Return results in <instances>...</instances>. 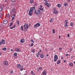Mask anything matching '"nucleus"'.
Listing matches in <instances>:
<instances>
[{
    "label": "nucleus",
    "mask_w": 75,
    "mask_h": 75,
    "mask_svg": "<svg viewBox=\"0 0 75 75\" xmlns=\"http://www.w3.org/2000/svg\"><path fill=\"white\" fill-rule=\"evenodd\" d=\"M61 58L62 59H64V57H61Z\"/></svg>",
    "instance_id": "obj_53"
},
{
    "label": "nucleus",
    "mask_w": 75,
    "mask_h": 75,
    "mask_svg": "<svg viewBox=\"0 0 75 75\" xmlns=\"http://www.w3.org/2000/svg\"><path fill=\"white\" fill-rule=\"evenodd\" d=\"M40 68H37V70L38 71H39V70H40Z\"/></svg>",
    "instance_id": "obj_49"
},
{
    "label": "nucleus",
    "mask_w": 75,
    "mask_h": 75,
    "mask_svg": "<svg viewBox=\"0 0 75 75\" xmlns=\"http://www.w3.org/2000/svg\"><path fill=\"white\" fill-rule=\"evenodd\" d=\"M34 45V43H32L31 44V47H33V45Z\"/></svg>",
    "instance_id": "obj_41"
},
{
    "label": "nucleus",
    "mask_w": 75,
    "mask_h": 75,
    "mask_svg": "<svg viewBox=\"0 0 75 75\" xmlns=\"http://www.w3.org/2000/svg\"><path fill=\"white\" fill-rule=\"evenodd\" d=\"M34 6H37V4L36 3H35V4H34Z\"/></svg>",
    "instance_id": "obj_43"
},
{
    "label": "nucleus",
    "mask_w": 75,
    "mask_h": 75,
    "mask_svg": "<svg viewBox=\"0 0 75 75\" xmlns=\"http://www.w3.org/2000/svg\"><path fill=\"white\" fill-rule=\"evenodd\" d=\"M17 67L18 69H20V68H21V64H17Z\"/></svg>",
    "instance_id": "obj_11"
},
{
    "label": "nucleus",
    "mask_w": 75,
    "mask_h": 75,
    "mask_svg": "<svg viewBox=\"0 0 75 75\" xmlns=\"http://www.w3.org/2000/svg\"><path fill=\"white\" fill-rule=\"evenodd\" d=\"M57 7L59 8L61 7V5L60 4H57Z\"/></svg>",
    "instance_id": "obj_20"
},
{
    "label": "nucleus",
    "mask_w": 75,
    "mask_h": 75,
    "mask_svg": "<svg viewBox=\"0 0 75 75\" xmlns=\"http://www.w3.org/2000/svg\"><path fill=\"white\" fill-rule=\"evenodd\" d=\"M55 9H54V14H58V11H56L55 10Z\"/></svg>",
    "instance_id": "obj_12"
},
{
    "label": "nucleus",
    "mask_w": 75,
    "mask_h": 75,
    "mask_svg": "<svg viewBox=\"0 0 75 75\" xmlns=\"http://www.w3.org/2000/svg\"><path fill=\"white\" fill-rule=\"evenodd\" d=\"M40 57L41 58H43L44 57V54L42 53L40 54Z\"/></svg>",
    "instance_id": "obj_10"
},
{
    "label": "nucleus",
    "mask_w": 75,
    "mask_h": 75,
    "mask_svg": "<svg viewBox=\"0 0 75 75\" xmlns=\"http://www.w3.org/2000/svg\"><path fill=\"white\" fill-rule=\"evenodd\" d=\"M54 21V19H51V20L50 21V23H52Z\"/></svg>",
    "instance_id": "obj_18"
},
{
    "label": "nucleus",
    "mask_w": 75,
    "mask_h": 75,
    "mask_svg": "<svg viewBox=\"0 0 75 75\" xmlns=\"http://www.w3.org/2000/svg\"><path fill=\"white\" fill-rule=\"evenodd\" d=\"M23 69H23V68L21 69H20L21 71H23Z\"/></svg>",
    "instance_id": "obj_51"
},
{
    "label": "nucleus",
    "mask_w": 75,
    "mask_h": 75,
    "mask_svg": "<svg viewBox=\"0 0 75 75\" xmlns=\"http://www.w3.org/2000/svg\"><path fill=\"white\" fill-rule=\"evenodd\" d=\"M17 53L16 52H15V53H14V54H13V55L14 56H17Z\"/></svg>",
    "instance_id": "obj_25"
},
{
    "label": "nucleus",
    "mask_w": 75,
    "mask_h": 75,
    "mask_svg": "<svg viewBox=\"0 0 75 75\" xmlns=\"http://www.w3.org/2000/svg\"><path fill=\"white\" fill-rule=\"evenodd\" d=\"M10 72L11 74V73H12V71H10Z\"/></svg>",
    "instance_id": "obj_59"
},
{
    "label": "nucleus",
    "mask_w": 75,
    "mask_h": 75,
    "mask_svg": "<svg viewBox=\"0 0 75 75\" xmlns=\"http://www.w3.org/2000/svg\"><path fill=\"white\" fill-rule=\"evenodd\" d=\"M15 15H13V17H12V19H11V21H13V20H14V19L15 18Z\"/></svg>",
    "instance_id": "obj_22"
},
{
    "label": "nucleus",
    "mask_w": 75,
    "mask_h": 75,
    "mask_svg": "<svg viewBox=\"0 0 75 75\" xmlns=\"http://www.w3.org/2000/svg\"><path fill=\"white\" fill-rule=\"evenodd\" d=\"M15 51L17 52H20V50H19L18 48H16L15 49Z\"/></svg>",
    "instance_id": "obj_15"
},
{
    "label": "nucleus",
    "mask_w": 75,
    "mask_h": 75,
    "mask_svg": "<svg viewBox=\"0 0 75 75\" xmlns=\"http://www.w3.org/2000/svg\"><path fill=\"white\" fill-rule=\"evenodd\" d=\"M16 23H17V24H18V25H19V23H20V21H16Z\"/></svg>",
    "instance_id": "obj_31"
},
{
    "label": "nucleus",
    "mask_w": 75,
    "mask_h": 75,
    "mask_svg": "<svg viewBox=\"0 0 75 75\" xmlns=\"http://www.w3.org/2000/svg\"><path fill=\"white\" fill-rule=\"evenodd\" d=\"M68 6L67 3H66V2L65 3H64V6Z\"/></svg>",
    "instance_id": "obj_28"
},
{
    "label": "nucleus",
    "mask_w": 75,
    "mask_h": 75,
    "mask_svg": "<svg viewBox=\"0 0 75 75\" xmlns=\"http://www.w3.org/2000/svg\"><path fill=\"white\" fill-rule=\"evenodd\" d=\"M11 51H13V49H11Z\"/></svg>",
    "instance_id": "obj_64"
},
{
    "label": "nucleus",
    "mask_w": 75,
    "mask_h": 75,
    "mask_svg": "<svg viewBox=\"0 0 75 75\" xmlns=\"http://www.w3.org/2000/svg\"><path fill=\"white\" fill-rule=\"evenodd\" d=\"M47 6V7H50V6H51V4H50L48 3Z\"/></svg>",
    "instance_id": "obj_21"
},
{
    "label": "nucleus",
    "mask_w": 75,
    "mask_h": 75,
    "mask_svg": "<svg viewBox=\"0 0 75 75\" xmlns=\"http://www.w3.org/2000/svg\"><path fill=\"white\" fill-rule=\"evenodd\" d=\"M9 28L10 29H13V27H10V28Z\"/></svg>",
    "instance_id": "obj_55"
},
{
    "label": "nucleus",
    "mask_w": 75,
    "mask_h": 75,
    "mask_svg": "<svg viewBox=\"0 0 75 75\" xmlns=\"http://www.w3.org/2000/svg\"><path fill=\"white\" fill-rule=\"evenodd\" d=\"M40 7H42V5H40Z\"/></svg>",
    "instance_id": "obj_62"
},
{
    "label": "nucleus",
    "mask_w": 75,
    "mask_h": 75,
    "mask_svg": "<svg viewBox=\"0 0 75 75\" xmlns=\"http://www.w3.org/2000/svg\"><path fill=\"white\" fill-rule=\"evenodd\" d=\"M2 50H4V51H6L7 50V48L6 47H4Z\"/></svg>",
    "instance_id": "obj_19"
},
{
    "label": "nucleus",
    "mask_w": 75,
    "mask_h": 75,
    "mask_svg": "<svg viewBox=\"0 0 75 75\" xmlns=\"http://www.w3.org/2000/svg\"><path fill=\"white\" fill-rule=\"evenodd\" d=\"M34 14H36L37 16H39L40 14H42V13L41 12V11L40 10H38V11H37V10L35 9V10Z\"/></svg>",
    "instance_id": "obj_2"
},
{
    "label": "nucleus",
    "mask_w": 75,
    "mask_h": 75,
    "mask_svg": "<svg viewBox=\"0 0 75 75\" xmlns=\"http://www.w3.org/2000/svg\"><path fill=\"white\" fill-rule=\"evenodd\" d=\"M67 37H69V34H67Z\"/></svg>",
    "instance_id": "obj_54"
},
{
    "label": "nucleus",
    "mask_w": 75,
    "mask_h": 75,
    "mask_svg": "<svg viewBox=\"0 0 75 75\" xmlns=\"http://www.w3.org/2000/svg\"><path fill=\"white\" fill-rule=\"evenodd\" d=\"M23 26H21V30L22 31H23Z\"/></svg>",
    "instance_id": "obj_30"
},
{
    "label": "nucleus",
    "mask_w": 75,
    "mask_h": 75,
    "mask_svg": "<svg viewBox=\"0 0 75 75\" xmlns=\"http://www.w3.org/2000/svg\"><path fill=\"white\" fill-rule=\"evenodd\" d=\"M28 25L27 24L25 23L23 27H24V28H26L27 29H28Z\"/></svg>",
    "instance_id": "obj_7"
},
{
    "label": "nucleus",
    "mask_w": 75,
    "mask_h": 75,
    "mask_svg": "<svg viewBox=\"0 0 75 75\" xmlns=\"http://www.w3.org/2000/svg\"><path fill=\"white\" fill-rule=\"evenodd\" d=\"M58 59V56H57V55H55L54 56V62H56L57 61V60Z\"/></svg>",
    "instance_id": "obj_4"
},
{
    "label": "nucleus",
    "mask_w": 75,
    "mask_h": 75,
    "mask_svg": "<svg viewBox=\"0 0 75 75\" xmlns=\"http://www.w3.org/2000/svg\"><path fill=\"white\" fill-rule=\"evenodd\" d=\"M35 6L33 7H31L30 9L29 10V12L28 14L29 15H30V16H31V15H32V14H33V11L35 10Z\"/></svg>",
    "instance_id": "obj_1"
},
{
    "label": "nucleus",
    "mask_w": 75,
    "mask_h": 75,
    "mask_svg": "<svg viewBox=\"0 0 75 75\" xmlns=\"http://www.w3.org/2000/svg\"><path fill=\"white\" fill-rule=\"evenodd\" d=\"M44 1H45L47 2V0H44Z\"/></svg>",
    "instance_id": "obj_63"
},
{
    "label": "nucleus",
    "mask_w": 75,
    "mask_h": 75,
    "mask_svg": "<svg viewBox=\"0 0 75 75\" xmlns=\"http://www.w3.org/2000/svg\"><path fill=\"white\" fill-rule=\"evenodd\" d=\"M32 52H35V51L34 50H32Z\"/></svg>",
    "instance_id": "obj_38"
},
{
    "label": "nucleus",
    "mask_w": 75,
    "mask_h": 75,
    "mask_svg": "<svg viewBox=\"0 0 75 75\" xmlns=\"http://www.w3.org/2000/svg\"><path fill=\"white\" fill-rule=\"evenodd\" d=\"M5 44V41L4 39H2L1 42H0V45H1V44Z\"/></svg>",
    "instance_id": "obj_5"
},
{
    "label": "nucleus",
    "mask_w": 75,
    "mask_h": 75,
    "mask_svg": "<svg viewBox=\"0 0 75 75\" xmlns=\"http://www.w3.org/2000/svg\"><path fill=\"white\" fill-rule=\"evenodd\" d=\"M27 29L26 28H25L24 30V31H27Z\"/></svg>",
    "instance_id": "obj_29"
},
{
    "label": "nucleus",
    "mask_w": 75,
    "mask_h": 75,
    "mask_svg": "<svg viewBox=\"0 0 75 75\" xmlns=\"http://www.w3.org/2000/svg\"><path fill=\"white\" fill-rule=\"evenodd\" d=\"M4 64L5 65H6V66L8 65V62H7V61H4Z\"/></svg>",
    "instance_id": "obj_8"
},
{
    "label": "nucleus",
    "mask_w": 75,
    "mask_h": 75,
    "mask_svg": "<svg viewBox=\"0 0 75 75\" xmlns=\"http://www.w3.org/2000/svg\"><path fill=\"white\" fill-rule=\"evenodd\" d=\"M44 4L46 6H47L48 4V2H47V1Z\"/></svg>",
    "instance_id": "obj_32"
},
{
    "label": "nucleus",
    "mask_w": 75,
    "mask_h": 75,
    "mask_svg": "<svg viewBox=\"0 0 75 75\" xmlns=\"http://www.w3.org/2000/svg\"><path fill=\"white\" fill-rule=\"evenodd\" d=\"M14 16H16V14H15L14 15H13L11 16V17H14Z\"/></svg>",
    "instance_id": "obj_45"
},
{
    "label": "nucleus",
    "mask_w": 75,
    "mask_h": 75,
    "mask_svg": "<svg viewBox=\"0 0 75 75\" xmlns=\"http://www.w3.org/2000/svg\"><path fill=\"white\" fill-rule=\"evenodd\" d=\"M52 33L53 34H55V30L54 29L52 30Z\"/></svg>",
    "instance_id": "obj_27"
},
{
    "label": "nucleus",
    "mask_w": 75,
    "mask_h": 75,
    "mask_svg": "<svg viewBox=\"0 0 75 75\" xmlns=\"http://www.w3.org/2000/svg\"><path fill=\"white\" fill-rule=\"evenodd\" d=\"M2 9L3 8H1V7H0V11H2Z\"/></svg>",
    "instance_id": "obj_36"
},
{
    "label": "nucleus",
    "mask_w": 75,
    "mask_h": 75,
    "mask_svg": "<svg viewBox=\"0 0 75 75\" xmlns=\"http://www.w3.org/2000/svg\"><path fill=\"white\" fill-rule=\"evenodd\" d=\"M61 63V61L59 60L58 61H57V64H59Z\"/></svg>",
    "instance_id": "obj_24"
},
{
    "label": "nucleus",
    "mask_w": 75,
    "mask_h": 75,
    "mask_svg": "<svg viewBox=\"0 0 75 75\" xmlns=\"http://www.w3.org/2000/svg\"><path fill=\"white\" fill-rule=\"evenodd\" d=\"M64 62H67V61H66V60H64Z\"/></svg>",
    "instance_id": "obj_60"
},
{
    "label": "nucleus",
    "mask_w": 75,
    "mask_h": 75,
    "mask_svg": "<svg viewBox=\"0 0 75 75\" xmlns=\"http://www.w3.org/2000/svg\"><path fill=\"white\" fill-rule=\"evenodd\" d=\"M33 2H34V0H30V3L31 4H32L33 3Z\"/></svg>",
    "instance_id": "obj_16"
},
{
    "label": "nucleus",
    "mask_w": 75,
    "mask_h": 75,
    "mask_svg": "<svg viewBox=\"0 0 75 75\" xmlns=\"http://www.w3.org/2000/svg\"><path fill=\"white\" fill-rule=\"evenodd\" d=\"M2 15L1 14V18H2Z\"/></svg>",
    "instance_id": "obj_61"
},
{
    "label": "nucleus",
    "mask_w": 75,
    "mask_h": 75,
    "mask_svg": "<svg viewBox=\"0 0 75 75\" xmlns=\"http://www.w3.org/2000/svg\"><path fill=\"white\" fill-rule=\"evenodd\" d=\"M70 25L71 26H72V25H74L73 24V23L71 22V23H70Z\"/></svg>",
    "instance_id": "obj_33"
},
{
    "label": "nucleus",
    "mask_w": 75,
    "mask_h": 75,
    "mask_svg": "<svg viewBox=\"0 0 75 75\" xmlns=\"http://www.w3.org/2000/svg\"><path fill=\"white\" fill-rule=\"evenodd\" d=\"M3 23L5 24H6L7 23V20L6 19H4L3 21Z\"/></svg>",
    "instance_id": "obj_9"
},
{
    "label": "nucleus",
    "mask_w": 75,
    "mask_h": 75,
    "mask_svg": "<svg viewBox=\"0 0 75 75\" xmlns=\"http://www.w3.org/2000/svg\"><path fill=\"white\" fill-rule=\"evenodd\" d=\"M68 21V20H65V24H67L68 23H67V21Z\"/></svg>",
    "instance_id": "obj_26"
},
{
    "label": "nucleus",
    "mask_w": 75,
    "mask_h": 75,
    "mask_svg": "<svg viewBox=\"0 0 75 75\" xmlns=\"http://www.w3.org/2000/svg\"><path fill=\"white\" fill-rule=\"evenodd\" d=\"M66 56H67V57H68V56L69 55H68V54H66Z\"/></svg>",
    "instance_id": "obj_52"
},
{
    "label": "nucleus",
    "mask_w": 75,
    "mask_h": 75,
    "mask_svg": "<svg viewBox=\"0 0 75 75\" xmlns=\"http://www.w3.org/2000/svg\"><path fill=\"white\" fill-rule=\"evenodd\" d=\"M71 59H73L74 58V57H73V56H71Z\"/></svg>",
    "instance_id": "obj_56"
},
{
    "label": "nucleus",
    "mask_w": 75,
    "mask_h": 75,
    "mask_svg": "<svg viewBox=\"0 0 75 75\" xmlns=\"http://www.w3.org/2000/svg\"><path fill=\"white\" fill-rule=\"evenodd\" d=\"M40 10H41L42 11H43V10L44 9H43V8H40Z\"/></svg>",
    "instance_id": "obj_35"
},
{
    "label": "nucleus",
    "mask_w": 75,
    "mask_h": 75,
    "mask_svg": "<svg viewBox=\"0 0 75 75\" xmlns=\"http://www.w3.org/2000/svg\"><path fill=\"white\" fill-rule=\"evenodd\" d=\"M16 0H12V2H15Z\"/></svg>",
    "instance_id": "obj_46"
},
{
    "label": "nucleus",
    "mask_w": 75,
    "mask_h": 75,
    "mask_svg": "<svg viewBox=\"0 0 75 75\" xmlns=\"http://www.w3.org/2000/svg\"><path fill=\"white\" fill-rule=\"evenodd\" d=\"M4 7V5H1V7H1V8H3Z\"/></svg>",
    "instance_id": "obj_37"
},
{
    "label": "nucleus",
    "mask_w": 75,
    "mask_h": 75,
    "mask_svg": "<svg viewBox=\"0 0 75 75\" xmlns=\"http://www.w3.org/2000/svg\"><path fill=\"white\" fill-rule=\"evenodd\" d=\"M62 49V48H61V47L59 48V50H61Z\"/></svg>",
    "instance_id": "obj_58"
},
{
    "label": "nucleus",
    "mask_w": 75,
    "mask_h": 75,
    "mask_svg": "<svg viewBox=\"0 0 75 75\" xmlns=\"http://www.w3.org/2000/svg\"><path fill=\"white\" fill-rule=\"evenodd\" d=\"M1 54H2V53L1 52H0V55H1Z\"/></svg>",
    "instance_id": "obj_57"
},
{
    "label": "nucleus",
    "mask_w": 75,
    "mask_h": 75,
    "mask_svg": "<svg viewBox=\"0 0 75 75\" xmlns=\"http://www.w3.org/2000/svg\"><path fill=\"white\" fill-rule=\"evenodd\" d=\"M43 74L44 75H46V71H44L43 72Z\"/></svg>",
    "instance_id": "obj_17"
},
{
    "label": "nucleus",
    "mask_w": 75,
    "mask_h": 75,
    "mask_svg": "<svg viewBox=\"0 0 75 75\" xmlns=\"http://www.w3.org/2000/svg\"><path fill=\"white\" fill-rule=\"evenodd\" d=\"M39 68L40 69V70H41V69H42V68L41 67H39Z\"/></svg>",
    "instance_id": "obj_48"
},
{
    "label": "nucleus",
    "mask_w": 75,
    "mask_h": 75,
    "mask_svg": "<svg viewBox=\"0 0 75 75\" xmlns=\"http://www.w3.org/2000/svg\"><path fill=\"white\" fill-rule=\"evenodd\" d=\"M69 65L70 66L72 67V65H73V63H69Z\"/></svg>",
    "instance_id": "obj_23"
},
{
    "label": "nucleus",
    "mask_w": 75,
    "mask_h": 75,
    "mask_svg": "<svg viewBox=\"0 0 75 75\" xmlns=\"http://www.w3.org/2000/svg\"><path fill=\"white\" fill-rule=\"evenodd\" d=\"M64 27H68V25H67V24H65Z\"/></svg>",
    "instance_id": "obj_40"
},
{
    "label": "nucleus",
    "mask_w": 75,
    "mask_h": 75,
    "mask_svg": "<svg viewBox=\"0 0 75 75\" xmlns=\"http://www.w3.org/2000/svg\"><path fill=\"white\" fill-rule=\"evenodd\" d=\"M54 69H53V68H52L50 69V70H51V71H53V70Z\"/></svg>",
    "instance_id": "obj_47"
},
{
    "label": "nucleus",
    "mask_w": 75,
    "mask_h": 75,
    "mask_svg": "<svg viewBox=\"0 0 75 75\" xmlns=\"http://www.w3.org/2000/svg\"><path fill=\"white\" fill-rule=\"evenodd\" d=\"M24 41H25V40H24V39H23L21 40V42H22V43H23V42H24Z\"/></svg>",
    "instance_id": "obj_13"
},
{
    "label": "nucleus",
    "mask_w": 75,
    "mask_h": 75,
    "mask_svg": "<svg viewBox=\"0 0 75 75\" xmlns=\"http://www.w3.org/2000/svg\"><path fill=\"white\" fill-rule=\"evenodd\" d=\"M12 25H13V23H11L10 24L9 27H11Z\"/></svg>",
    "instance_id": "obj_34"
},
{
    "label": "nucleus",
    "mask_w": 75,
    "mask_h": 75,
    "mask_svg": "<svg viewBox=\"0 0 75 75\" xmlns=\"http://www.w3.org/2000/svg\"><path fill=\"white\" fill-rule=\"evenodd\" d=\"M9 16H10V14H9V13H8V15L7 16V17L8 18V17H9Z\"/></svg>",
    "instance_id": "obj_50"
},
{
    "label": "nucleus",
    "mask_w": 75,
    "mask_h": 75,
    "mask_svg": "<svg viewBox=\"0 0 75 75\" xmlns=\"http://www.w3.org/2000/svg\"><path fill=\"white\" fill-rule=\"evenodd\" d=\"M40 52H38L37 54H36V56L37 58L39 57H40Z\"/></svg>",
    "instance_id": "obj_14"
},
{
    "label": "nucleus",
    "mask_w": 75,
    "mask_h": 75,
    "mask_svg": "<svg viewBox=\"0 0 75 75\" xmlns=\"http://www.w3.org/2000/svg\"><path fill=\"white\" fill-rule=\"evenodd\" d=\"M31 42H35V41H33V40H31Z\"/></svg>",
    "instance_id": "obj_39"
},
{
    "label": "nucleus",
    "mask_w": 75,
    "mask_h": 75,
    "mask_svg": "<svg viewBox=\"0 0 75 75\" xmlns=\"http://www.w3.org/2000/svg\"><path fill=\"white\" fill-rule=\"evenodd\" d=\"M33 73H34L33 71H31V74H32V75H33Z\"/></svg>",
    "instance_id": "obj_42"
},
{
    "label": "nucleus",
    "mask_w": 75,
    "mask_h": 75,
    "mask_svg": "<svg viewBox=\"0 0 75 75\" xmlns=\"http://www.w3.org/2000/svg\"><path fill=\"white\" fill-rule=\"evenodd\" d=\"M16 10V9L14 8L12 10V11L10 12L11 14H13L14 13V11Z\"/></svg>",
    "instance_id": "obj_6"
},
{
    "label": "nucleus",
    "mask_w": 75,
    "mask_h": 75,
    "mask_svg": "<svg viewBox=\"0 0 75 75\" xmlns=\"http://www.w3.org/2000/svg\"><path fill=\"white\" fill-rule=\"evenodd\" d=\"M15 27H16V25H14L13 27V28H15Z\"/></svg>",
    "instance_id": "obj_44"
},
{
    "label": "nucleus",
    "mask_w": 75,
    "mask_h": 75,
    "mask_svg": "<svg viewBox=\"0 0 75 75\" xmlns=\"http://www.w3.org/2000/svg\"><path fill=\"white\" fill-rule=\"evenodd\" d=\"M41 25V24L39 23H38L36 24L34 26V28H37L38 27H39Z\"/></svg>",
    "instance_id": "obj_3"
}]
</instances>
